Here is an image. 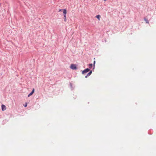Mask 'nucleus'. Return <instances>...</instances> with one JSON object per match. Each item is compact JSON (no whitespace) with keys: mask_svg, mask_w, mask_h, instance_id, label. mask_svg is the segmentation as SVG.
<instances>
[{"mask_svg":"<svg viewBox=\"0 0 156 156\" xmlns=\"http://www.w3.org/2000/svg\"><path fill=\"white\" fill-rule=\"evenodd\" d=\"M70 68L72 69H77L76 65L75 64H71V65Z\"/></svg>","mask_w":156,"mask_h":156,"instance_id":"nucleus-1","label":"nucleus"},{"mask_svg":"<svg viewBox=\"0 0 156 156\" xmlns=\"http://www.w3.org/2000/svg\"><path fill=\"white\" fill-rule=\"evenodd\" d=\"M90 71V69L88 68H87L85 70H84L82 72V74H84L87 73V72H88Z\"/></svg>","mask_w":156,"mask_h":156,"instance_id":"nucleus-2","label":"nucleus"},{"mask_svg":"<svg viewBox=\"0 0 156 156\" xmlns=\"http://www.w3.org/2000/svg\"><path fill=\"white\" fill-rule=\"evenodd\" d=\"M34 89L33 88L32 92L28 95V97H29L30 96H31V95H32L34 93Z\"/></svg>","mask_w":156,"mask_h":156,"instance_id":"nucleus-3","label":"nucleus"},{"mask_svg":"<svg viewBox=\"0 0 156 156\" xmlns=\"http://www.w3.org/2000/svg\"><path fill=\"white\" fill-rule=\"evenodd\" d=\"M2 111H5L6 109V106L3 105H2Z\"/></svg>","mask_w":156,"mask_h":156,"instance_id":"nucleus-4","label":"nucleus"},{"mask_svg":"<svg viewBox=\"0 0 156 156\" xmlns=\"http://www.w3.org/2000/svg\"><path fill=\"white\" fill-rule=\"evenodd\" d=\"M63 13L64 14V15H66V14L67 13L66 10L65 9H63Z\"/></svg>","mask_w":156,"mask_h":156,"instance_id":"nucleus-5","label":"nucleus"},{"mask_svg":"<svg viewBox=\"0 0 156 156\" xmlns=\"http://www.w3.org/2000/svg\"><path fill=\"white\" fill-rule=\"evenodd\" d=\"M92 73V71L91 70L87 74V76H90Z\"/></svg>","mask_w":156,"mask_h":156,"instance_id":"nucleus-6","label":"nucleus"},{"mask_svg":"<svg viewBox=\"0 0 156 156\" xmlns=\"http://www.w3.org/2000/svg\"><path fill=\"white\" fill-rule=\"evenodd\" d=\"M144 20L146 21V22L147 23H149L148 20L147 19L145 18H144Z\"/></svg>","mask_w":156,"mask_h":156,"instance_id":"nucleus-7","label":"nucleus"},{"mask_svg":"<svg viewBox=\"0 0 156 156\" xmlns=\"http://www.w3.org/2000/svg\"><path fill=\"white\" fill-rule=\"evenodd\" d=\"M92 64H90L89 65V67L90 68H92Z\"/></svg>","mask_w":156,"mask_h":156,"instance_id":"nucleus-8","label":"nucleus"},{"mask_svg":"<svg viewBox=\"0 0 156 156\" xmlns=\"http://www.w3.org/2000/svg\"><path fill=\"white\" fill-rule=\"evenodd\" d=\"M64 21L66 22V15H64Z\"/></svg>","mask_w":156,"mask_h":156,"instance_id":"nucleus-9","label":"nucleus"},{"mask_svg":"<svg viewBox=\"0 0 156 156\" xmlns=\"http://www.w3.org/2000/svg\"><path fill=\"white\" fill-rule=\"evenodd\" d=\"M96 17L99 20H100V15H97Z\"/></svg>","mask_w":156,"mask_h":156,"instance_id":"nucleus-10","label":"nucleus"},{"mask_svg":"<svg viewBox=\"0 0 156 156\" xmlns=\"http://www.w3.org/2000/svg\"><path fill=\"white\" fill-rule=\"evenodd\" d=\"M27 106V104L26 103L25 105H24L25 107H26Z\"/></svg>","mask_w":156,"mask_h":156,"instance_id":"nucleus-11","label":"nucleus"},{"mask_svg":"<svg viewBox=\"0 0 156 156\" xmlns=\"http://www.w3.org/2000/svg\"><path fill=\"white\" fill-rule=\"evenodd\" d=\"M95 61H94V65H95Z\"/></svg>","mask_w":156,"mask_h":156,"instance_id":"nucleus-12","label":"nucleus"},{"mask_svg":"<svg viewBox=\"0 0 156 156\" xmlns=\"http://www.w3.org/2000/svg\"><path fill=\"white\" fill-rule=\"evenodd\" d=\"M87 76H88L87 75L86 76H85V77L86 78H87Z\"/></svg>","mask_w":156,"mask_h":156,"instance_id":"nucleus-13","label":"nucleus"},{"mask_svg":"<svg viewBox=\"0 0 156 156\" xmlns=\"http://www.w3.org/2000/svg\"><path fill=\"white\" fill-rule=\"evenodd\" d=\"M62 9H59V12H60V11H62Z\"/></svg>","mask_w":156,"mask_h":156,"instance_id":"nucleus-14","label":"nucleus"},{"mask_svg":"<svg viewBox=\"0 0 156 156\" xmlns=\"http://www.w3.org/2000/svg\"><path fill=\"white\" fill-rule=\"evenodd\" d=\"M104 0V1H106V0Z\"/></svg>","mask_w":156,"mask_h":156,"instance_id":"nucleus-15","label":"nucleus"}]
</instances>
